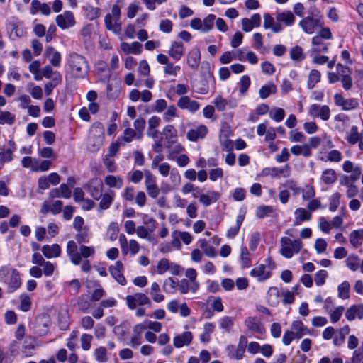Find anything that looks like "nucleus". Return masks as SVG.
<instances>
[{"instance_id":"nucleus-1","label":"nucleus","mask_w":363,"mask_h":363,"mask_svg":"<svg viewBox=\"0 0 363 363\" xmlns=\"http://www.w3.org/2000/svg\"><path fill=\"white\" fill-rule=\"evenodd\" d=\"M67 68L74 78H83L89 72V65L86 59L79 55L72 54L67 59Z\"/></svg>"},{"instance_id":"nucleus-2","label":"nucleus","mask_w":363,"mask_h":363,"mask_svg":"<svg viewBox=\"0 0 363 363\" xmlns=\"http://www.w3.org/2000/svg\"><path fill=\"white\" fill-rule=\"evenodd\" d=\"M276 269V264L271 257H267L262 263L256 264L250 271V275L259 282L269 279L272 272Z\"/></svg>"},{"instance_id":"nucleus-3","label":"nucleus","mask_w":363,"mask_h":363,"mask_svg":"<svg viewBox=\"0 0 363 363\" xmlns=\"http://www.w3.org/2000/svg\"><path fill=\"white\" fill-rule=\"evenodd\" d=\"M0 280L7 285L9 293H13L21 286L19 272L8 267L0 268Z\"/></svg>"},{"instance_id":"nucleus-4","label":"nucleus","mask_w":363,"mask_h":363,"mask_svg":"<svg viewBox=\"0 0 363 363\" xmlns=\"http://www.w3.org/2000/svg\"><path fill=\"white\" fill-rule=\"evenodd\" d=\"M303 247V243L300 239H291L284 236L280 239V255L286 259H291L298 254Z\"/></svg>"},{"instance_id":"nucleus-5","label":"nucleus","mask_w":363,"mask_h":363,"mask_svg":"<svg viewBox=\"0 0 363 363\" xmlns=\"http://www.w3.org/2000/svg\"><path fill=\"white\" fill-rule=\"evenodd\" d=\"M104 140V128L102 123H96L91 125L87 141V148L90 152H96L102 146Z\"/></svg>"},{"instance_id":"nucleus-6","label":"nucleus","mask_w":363,"mask_h":363,"mask_svg":"<svg viewBox=\"0 0 363 363\" xmlns=\"http://www.w3.org/2000/svg\"><path fill=\"white\" fill-rule=\"evenodd\" d=\"M23 167L29 169L31 172H44L50 169L52 162L49 160H41L29 156L23 157L21 160Z\"/></svg>"},{"instance_id":"nucleus-7","label":"nucleus","mask_w":363,"mask_h":363,"mask_svg":"<svg viewBox=\"0 0 363 363\" xmlns=\"http://www.w3.org/2000/svg\"><path fill=\"white\" fill-rule=\"evenodd\" d=\"M247 345V337L244 335H241L239 338L236 349H235L234 346L232 345L226 347V350L229 357L236 360L242 359L244 357Z\"/></svg>"},{"instance_id":"nucleus-8","label":"nucleus","mask_w":363,"mask_h":363,"mask_svg":"<svg viewBox=\"0 0 363 363\" xmlns=\"http://www.w3.org/2000/svg\"><path fill=\"white\" fill-rule=\"evenodd\" d=\"M308 114L312 118H318L326 121L330 118V109L327 105L313 104L308 107Z\"/></svg>"},{"instance_id":"nucleus-9","label":"nucleus","mask_w":363,"mask_h":363,"mask_svg":"<svg viewBox=\"0 0 363 363\" xmlns=\"http://www.w3.org/2000/svg\"><path fill=\"white\" fill-rule=\"evenodd\" d=\"M126 304L129 309H136L138 306H142L150 303V299L143 293H135L133 295H128L125 297Z\"/></svg>"},{"instance_id":"nucleus-10","label":"nucleus","mask_w":363,"mask_h":363,"mask_svg":"<svg viewBox=\"0 0 363 363\" xmlns=\"http://www.w3.org/2000/svg\"><path fill=\"white\" fill-rule=\"evenodd\" d=\"M121 252L123 255L130 252L132 255H136L140 250V245L135 240L128 242L124 234H121L118 238Z\"/></svg>"},{"instance_id":"nucleus-11","label":"nucleus","mask_w":363,"mask_h":363,"mask_svg":"<svg viewBox=\"0 0 363 363\" xmlns=\"http://www.w3.org/2000/svg\"><path fill=\"white\" fill-rule=\"evenodd\" d=\"M55 21L59 28L66 30L74 27L76 20L74 13L70 11H65L56 16Z\"/></svg>"},{"instance_id":"nucleus-12","label":"nucleus","mask_w":363,"mask_h":363,"mask_svg":"<svg viewBox=\"0 0 363 363\" xmlns=\"http://www.w3.org/2000/svg\"><path fill=\"white\" fill-rule=\"evenodd\" d=\"M145 185L148 195L152 198H157L160 190L157 185L156 177L149 171L145 172Z\"/></svg>"},{"instance_id":"nucleus-13","label":"nucleus","mask_w":363,"mask_h":363,"mask_svg":"<svg viewBox=\"0 0 363 363\" xmlns=\"http://www.w3.org/2000/svg\"><path fill=\"white\" fill-rule=\"evenodd\" d=\"M51 320L47 315H38L35 321V333L39 336H45L48 333Z\"/></svg>"},{"instance_id":"nucleus-14","label":"nucleus","mask_w":363,"mask_h":363,"mask_svg":"<svg viewBox=\"0 0 363 363\" xmlns=\"http://www.w3.org/2000/svg\"><path fill=\"white\" fill-rule=\"evenodd\" d=\"M298 25L301 27L304 33L307 34H313L317 28L322 26L320 19L312 16H307L301 19Z\"/></svg>"},{"instance_id":"nucleus-15","label":"nucleus","mask_w":363,"mask_h":363,"mask_svg":"<svg viewBox=\"0 0 363 363\" xmlns=\"http://www.w3.org/2000/svg\"><path fill=\"white\" fill-rule=\"evenodd\" d=\"M60 177L56 172H52L48 176H42L38 180V188L41 190H46L51 185L56 186L60 182Z\"/></svg>"},{"instance_id":"nucleus-16","label":"nucleus","mask_w":363,"mask_h":363,"mask_svg":"<svg viewBox=\"0 0 363 363\" xmlns=\"http://www.w3.org/2000/svg\"><path fill=\"white\" fill-rule=\"evenodd\" d=\"M334 102L337 106H340L344 111H351L355 109L359 104L355 99H345L341 94H335L334 95Z\"/></svg>"},{"instance_id":"nucleus-17","label":"nucleus","mask_w":363,"mask_h":363,"mask_svg":"<svg viewBox=\"0 0 363 363\" xmlns=\"http://www.w3.org/2000/svg\"><path fill=\"white\" fill-rule=\"evenodd\" d=\"M281 175L284 177H289L290 176V168L288 164L284 168L265 167L260 173L262 177H271L272 178H277Z\"/></svg>"},{"instance_id":"nucleus-18","label":"nucleus","mask_w":363,"mask_h":363,"mask_svg":"<svg viewBox=\"0 0 363 363\" xmlns=\"http://www.w3.org/2000/svg\"><path fill=\"white\" fill-rule=\"evenodd\" d=\"M177 106L182 110H187L191 113H195L200 108V104L191 99L189 96H182L177 101Z\"/></svg>"},{"instance_id":"nucleus-19","label":"nucleus","mask_w":363,"mask_h":363,"mask_svg":"<svg viewBox=\"0 0 363 363\" xmlns=\"http://www.w3.org/2000/svg\"><path fill=\"white\" fill-rule=\"evenodd\" d=\"M9 38L12 40H18L23 38L26 34V30L20 22H13L8 25Z\"/></svg>"},{"instance_id":"nucleus-20","label":"nucleus","mask_w":363,"mask_h":363,"mask_svg":"<svg viewBox=\"0 0 363 363\" xmlns=\"http://www.w3.org/2000/svg\"><path fill=\"white\" fill-rule=\"evenodd\" d=\"M345 139L351 145L359 143V149L363 150V130L359 133L357 126L351 127L350 130L347 132Z\"/></svg>"},{"instance_id":"nucleus-21","label":"nucleus","mask_w":363,"mask_h":363,"mask_svg":"<svg viewBox=\"0 0 363 363\" xmlns=\"http://www.w3.org/2000/svg\"><path fill=\"white\" fill-rule=\"evenodd\" d=\"M123 264L121 261H117L113 265L110 266L109 272L112 277L121 285L126 284V279L123 274Z\"/></svg>"},{"instance_id":"nucleus-22","label":"nucleus","mask_w":363,"mask_h":363,"mask_svg":"<svg viewBox=\"0 0 363 363\" xmlns=\"http://www.w3.org/2000/svg\"><path fill=\"white\" fill-rule=\"evenodd\" d=\"M201 62V52L197 46L192 48L187 53L186 63L188 66L194 69H198Z\"/></svg>"},{"instance_id":"nucleus-23","label":"nucleus","mask_w":363,"mask_h":363,"mask_svg":"<svg viewBox=\"0 0 363 363\" xmlns=\"http://www.w3.org/2000/svg\"><path fill=\"white\" fill-rule=\"evenodd\" d=\"M193 334L191 331H184L177 334L173 337V345L176 348H182L189 345L193 340Z\"/></svg>"},{"instance_id":"nucleus-24","label":"nucleus","mask_w":363,"mask_h":363,"mask_svg":"<svg viewBox=\"0 0 363 363\" xmlns=\"http://www.w3.org/2000/svg\"><path fill=\"white\" fill-rule=\"evenodd\" d=\"M11 147H6L4 145H0V169L5 163L13 160V154L15 150L14 143L9 141Z\"/></svg>"},{"instance_id":"nucleus-25","label":"nucleus","mask_w":363,"mask_h":363,"mask_svg":"<svg viewBox=\"0 0 363 363\" xmlns=\"http://www.w3.org/2000/svg\"><path fill=\"white\" fill-rule=\"evenodd\" d=\"M241 23L242 30L248 33L253 28L260 26L261 16L259 13H254L250 18H242Z\"/></svg>"},{"instance_id":"nucleus-26","label":"nucleus","mask_w":363,"mask_h":363,"mask_svg":"<svg viewBox=\"0 0 363 363\" xmlns=\"http://www.w3.org/2000/svg\"><path fill=\"white\" fill-rule=\"evenodd\" d=\"M345 266L352 272H356L359 269L363 274V259L361 260L359 257L356 254L349 255L345 260Z\"/></svg>"},{"instance_id":"nucleus-27","label":"nucleus","mask_w":363,"mask_h":363,"mask_svg":"<svg viewBox=\"0 0 363 363\" xmlns=\"http://www.w3.org/2000/svg\"><path fill=\"white\" fill-rule=\"evenodd\" d=\"M245 325L247 329L255 333L263 334L265 328L261 321L257 317H248L245 320Z\"/></svg>"},{"instance_id":"nucleus-28","label":"nucleus","mask_w":363,"mask_h":363,"mask_svg":"<svg viewBox=\"0 0 363 363\" xmlns=\"http://www.w3.org/2000/svg\"><path fill=\"white\" fill-rule=\"evenodd\" d=\"M105 27L108 30L113 32L116 35L121 34V22L120 19L106 15L104 18Z\"/></svg>"},{"instance_id":"nucleus-29","label":"nucleus","mask_w":363,"mask_h":363,"mask_svg":"<svg viewBox=\"0 0 363 363\" xmlns=\"http://www.w3.org/2000/svg\"><path fill=\"white\" fill-rule=\"evenodd\" d=\"M88 189L90 195L96 200L99 199L102 196L104 186L98 179H91L88 185Z\"/></svg>"},{"instance_id":"nucleus-30","label":"nucleus","mask_w":363,"mask_h":363,"mask_svg":"<svg viewBox=\"0 0 363 363\" xmlns=\"http://www.w3.org/2000/svg\"><path fill=\"white\" fill-rule=\"evenodd\" d=\"M121 50L125 54L139 55L142 52L143 45L137 41L128 43L125 41H121L120 45Z\"/></svg>"},{"instance_id":"nucleus-31","label":"nucleus","mask_w":363,"mask_h":363,"mask_svg":"<svg viewBox=\"0 0 363 363\" xmlns=\"http://www.w3.org/2000/svg\"><path fill=\"white\" fill-rule=\"evenodd\" d=\"M66 252L73 264L79 265L81 263V255L77 252V245L74 241L67 242Z\"/></svg>"},{"instance_id":"nucleus-32","label":"nucleus","mask_w":363,"mask_h":363,"mask_svg":"<svg viewBox=\"0 0 363 363\" xmlns=\"http://www.w3.org/2000/svg\"><path fill=\"white\" fill-rule=\"evenodd\" d=\"M168 53L174 60H179L184 53V45L182 42L173 41L171 43Z\"/></svg>"},{"instance_id":"nucleus-33","label":"nucleus","mask_w":363,"mask_h":363,"mask_svg":"<svg viewBox=\"0 0 363 363\" xmlns=\"http://www.w3.org/2000/svg\"><path fill=\"white\" fill-rule=\"evenodd\" d=\"M291 330L301 339L306 335H311V330L298 318L294 320L291 323Z\"/></svg>"},{"instance_id":"nucleus-34","label":"nucleus","mask_w":363,"mask_h":363,"mask_svg":"<svg viewBox=\"0 0 363 363\" xmlns=\"http://www.w3.org/2000/svg\"><path fill=\"white\" fill-rule=\"evenodd\" d=\"M276 20L281 26L284 24L286 26H291L295 23L296 18L291 11H282L276 14Z\"/></svg>"},{"instance_id":"nucleus-35","label":"nucleus","mask_w":363,"mask_h":363,"mask_svg":"<svg viewBox=\"0 0 363 363\" xmlns=\"http://www.w3.org/2000/svg\"><path fill=\"white\" fill-rule=\"evenodd\" d=\"M45 56L47 57L52 66L59 67L61 65V54L55 50L52 47L48 46L45 51Z\"/></svg>"},{"instance_id":"nucleus-36","label":"nucleus","mask_w":363,"mask_h":363,"mask_svg":"<svg viewBox=\"0 0 363 363\" xmlns=\"http://www.w3.org/2000/svg\"><path fill=\"white\" fill-rule=\"evenodd\" d=\"M294 224L299 225L303 222L308 221L311 219V213L305 208L299 207L294 211Z\"/></svg>"},{"instance_id":"nucleus-37","label":"nucleus","mask_w":363,"mask_h":363,"mask_svg":"<svg viewBox=\"0 0 363 363\" xmlns=\"http://www.w3.org/2000/svg\"><path fill=\"white\" fill-rule=\"evenodd\" d=\"M208 133V128L204 125H200L196 128L191 129L186 135L189 140L195 142L203 138Z\"/></svg>"},{"instance_id":"nucleus-38","label":"nucleus","mask_w":363,"mask_h":363,"mask_svg":"<svg viewBox=\"0 0 363 363\" xmlns=\"http://www.w3.org/2000/svg\"><path fill=\"white\" fill-rule=\"evenodd\" d=\"M347 320L352 321L355 318L362 319L363 318V305H352L349 307L345 313Z\"/></svg>"},{"instance_id":"nucleus-39","label":"nucleus","mask_w":363,"mask_h":363,"mask_svg":"<svg viewBox=\"0 0 363 363\" xmlns=\"http://www.w3.org/2000/svg\"><path fill=\"white\" fill-rule=\"evenodd\" d=\"M263 26L265 29H270L274 33H280L284 30V27L278 23V21L276 23L274 18L269 13L264 14Z\"/></svg>"},{"instance_id":"nucleus-40","label":"nucleus","mask_w":363,"mask_h":363,"mask_svg":"<svg viewBox=\"0 0 363 363\" xmlns=\"http://www.w3.org/2000/svg\"><path fill=\"white\" fill-rule=\"evenodd\" d=\"M62 202L60 200H56L52 203L44 202L42 205L40 212L43 214H46L48 212L57 214L62 211Z\"/></svg>"},{"instance_id":"nucleus-41","label":"nucleus","mask_w":363,"mask_h":363,"mask_svg":"<svg viewBox=\"0 0 363 363\" xmlns=\"http://www.w3.org/2000/svg\"><path fill=\"white\" fill-rule=\"evenodd\" d=\"M43 255L48 259L58 257L61 254V248L57 244L45 245L42 247Z\"/></svg>"},{"instance_id":"nucleus-42","label":"nucleus","mask_w":363,"mask_h":363,"mask_svg":"<svg viewBox=\"0 0 363 363\" xmlns=\"http://www.w3.org/2000/svg\"><path fill=\"white\" fill-rule=\"evenodd\" d=\"M220 196V194L218 191H209L207 194H202L199 196V202L205 206H208L212 203L216 202Z\"/></svg>"},{"instance_id":"nucleus-43","label":"nucleus","mask_w":363,"mask_h":363,"mask_svg":"<svg viewBox=\"0 0 363 363\" xmlns=\"http://www.w3.org/2000/svg\"><path fill=\"white\" fill-rule=\"evenodd\" d=\"M216 325L213 323H206L203 325V332L199 335V340L203 343H208L211 340V335L215 330Z\"/></svg>"},{"instance_id":"nucleus-44","label":"nucleus","mask_w":363,"mask_h":363,"mask_svg":"<svg viewBox=\"0 0 363 363\" xmlns=\"http://www.w3.org/2000/svg\"><path fill=\"white\" fill-rule=\"evenodd\" d=\"M311 43V51L312 53L326 52L328 51V44L323 42V39L319 38V37L314 36Z\"/></svg>"},{"instance_id":"nucleus-45","label":"nucleus","mask_w":363,"mask_h":363,"mask_svg":"<svg viewBox=\"0 0 363 363\" xmlns=\"http://www.w3.org/2000/svg\"><path fill=\"white\" fill-rule=\"evenodd\" d=\"M350 244L355 248L362 245L363 242V229L352 230L349 235Z\"/></svg>"},{"instance_id":"nucleus-46","label":"nucleus","mask_w":363,"mask_h":363,"mask_svg":"<svg viewBox=\"0 0 363 363\" xmlns=\"http://www.w3.org/2000/svg\"><path fill=\"white\" fill-rule=\"evenodd\" d=\"M104 183L110 188L120 189L123 185V180L120 176L109 174L105 177Z\"/></svg>"},{"instance_id":"nucleus-47","label":"nucleus","mask_w":363,"mask_h":363,"mask_svg":"<svg viewBox=\"0 0 363 363\" xmlns=\"http://www.w3.org/2000/svg\"><path fill=\"white\" fill-rule=\"evenodd\" d=\"M150 295L155 303H161L165 298L164 295L161 293L160 287L157 282L152 283Z\"/></svg>"},{"instance_id":"nucleus-48","label":"nucleus","mask_w":363,"mask_h":363,"mask_svg":"<svg viewBox=\"0 0 363 363\" xmlns=\"http://www.w3.org/2000/svg\"><path fill=\"white\" fill-rule=\"evenodd\" d=\"M43 74L46 79H51L55 82H62V75L57 71H54L50 65H46L41 69Z\"/></svg>"},{"instance_id":"nucleus-49","label":"nucleus","mask_w":363,"mask_h":363,"mask_svg":"<svg viewBox=\"0 0 363 363\" xmlns=\"http://www.w3.org/2000/svg\"><path fill=\"white\" fill-rule=\"evenodd\" d=\"M162 133L167 143H174L177 138V130L172 125H167L162 130Z\"/></svg>"},{"instance_id":"nucleus-50","label":"nucleus","mask_w":363,"mask_h":363,"mask_svg":"<svg viewBox=\"0 0 363 363\" xmlns=\"http://www.w3.org/2000/svg\"><path fill=\"white\" fill-rule=\"evenodd\" d=\"M178 285L177 279L169 277L164 281L162 288L165 293L173 294L177 291Z\"/></svg>"},{"instance_id":"nucleus-51","label":"nucleus","mask_w":363,"mask_h":363,"mask_svg":"<svg viewBox=\"0 0 363 363\" xmlns=\"http://www.w3.org/2000/svg\"><path fill=\"white\" fill-rule=\"evenodd\" d=\"M276 92L277 86L272 82H269L260 88L259 95L261 99H265L271 94H274Z\"/></svg>"},{"instance_id":"nucleus-52","label":"nucleus","mask_w":363,"mask_h":363,"mask_svg":"<svg viewBox=\"0 0 363 363\" xmlns=\"http://www.w3.org/2000/svg\"><path fill=\"white\" fill-rule=\"evenodd\" d=\"M291 152L295 156L303 155L305 157H310L312 154L307 144L293 145L291 147Z\"/></svg>"},{"instance_id":"nucleus-53","label":"nucleus","mask_w":363,"mask_h":363,"mask_svg":"<svg viewBox=\"0 0 363 363\" xmlns=\"http://www.w3.org/2000/svg\"><path fill=\"white\" fill-rule=\"evenodd\" d=\"M267 298L270 306H276L279 302V289L275 286L270 287L267 294Z\"/></svg>"},{"instance_id":"nucleus-54","label":"nucleus","mask_w":363,"mask_h":363,"mask_svg":"<svg viewBox=\"0 0 363 363\" xmlns=\"http://www.w3.org/2000/svg\"><path fill=\"white\" fill-rule=\"evenodd\" d=\"M167 147L169 150L167 158L169 160H174L177 155L182 153L184 150V147L179 143H168Z\"/></svg>"},{"instance_id":"nucleus-55","label":"nucleus","mask_w":363,"mask_h":363,"mask_svg":"<svg viewBox=\"0 0 363 363\" xmlns=\"http://www.w3.org/2000/svg\"><path fill=\"white\" fill-rule=\"evenodd\" d=\"M350 284L348 281H343L337 286V296L341 299L350 298Z\"/></svg>"},{"instance_id":"nucleus-56","label":"nucleus","mask_w":363,"mask_h":363,"mask_svg":"<svg viewBox=\"0 0 363 363\" xmlns=\"http://www.w3.org/2000/svg\"><path fill=\"white\" fill-rule=\"evenodd\" d=\"M207 303L216 312L220 313L224 309L223 301L220 297L211 296L208 298Z\"/></svg>"},{"instance_id":"nucleus-57","label":"nucleus","mask_w":363,"mask_h":363,"mask_svg":"<svg viewBox=\"0 0 363 363\" xmlns=\"http://www.w3.org/2000/svg\"><path fill=\"white\" fill-rule=\"evenodd\" d=\"M20 305L18 309L23 312H28L31 308V298L26 293H22L19 296Z\"/></svg>"},{"instance_id":"nucleus-58","label":"nucleus","mask_w":363,"mask_h":363,"mask_svg":"<svg viewBox=\"0 0 363 363\" xmlns=\"http://www.w3.org/2000/svg\"><path fill=\"white\" fill-rule=\"evenodd\" d=\"M321 181L325 184H333L337 179V175L335 170L332 169H327L322 173Z\"/></svg>"},{"instance_id":"nucleus-59","label":"nucleus","mask_w":363,"mask_h":363,"mask_svg":"<svg viewBox=\"0 0 363 363\" xmlns=\"http://www.w3.org/2000/svg\"><path fill=\"white\" fill-rule=\"evenodd\" d=\"M345 311V307L342 306H335L330 313L328 314L330 317L331 323H336L341 318Z\"/></svg>"},{"instance_id":"nucleus-60","label":"nucleus","mask_w":363,"mask_h":363,"mask_svg":"<svg viewBox=\"0 0 363 363\" xmlns=\"http://www.w3.org/2000/svg\"><path fill=\"white\" fill-rule=\"evenodd\" d=\"M215 20L216 16L213 14H208L203 20L201 19L203 33H206L213 29Z\"/></svg>"},{"instance_id":"nucleus-61","label":"nucleus","mask_w":363,"mask_h":363,"mask_svg":"<svg viewBox=\"0 0 363 363\" xmlns=\"http://www.w3.org/2000/svg\"><path fill=\"white\" fill-rule=\"evenodd\" d=\"M274 207L271 206H259L256 208L255 214L259 218H264L271 216L274 212Z\"/></svg>"},{"instance_id":"nucleus-62","label":"nucleus","mask_w":363,"mask_h":363,"mask_svg":"<svg viewBox=\"0 0 363 363\" xmlns=\"http://www.w3.org/2000/svg\"><path fill=\"white\" fill-rule=\"evenodd\" d=\"M321 74L316 69H312L308 75L307 86L311 89L315 87V84L320 81Z\"/></svg>"},{"instance_id":"nucleus-63","label":"nucleus","mask_w":363,"mask_h":363,"mask_svg":"<svg viewBox=\"0 0 363 363\" xmlns=\"http://www.w3.org/2000/svg\"><path fill=\"white\" fill-rule=\"evenodd\" d=\"M115 196V194L113 191H109L101 196V200L99 203V206L101 209H107L111 206L113 198Z\"/></svg>"},{"instance_id":"nucleus-64","label":"nucleus","mask_w":363,"mask_h":363,"mask_svg":"<svg viewBox=\"0 0 363 363\" xmlns=\"http://www.w3.org/2000/svg\"><path fill=\"white\" fill-rule=\"evenodd\" d=\"M58 325L60 330H66L69 328V318L67 311H60L59 313Z\"/></svg>"}]
</instances>
